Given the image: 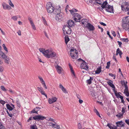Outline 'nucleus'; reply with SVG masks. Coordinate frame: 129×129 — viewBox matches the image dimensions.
<instances>
[{
	"mask_svg": "<svg viewBox=\"0 0 129 129\" xmlns=\"http://www.w3.org/2000/svg\"><path fill=\"white\" fill-rule=\"evenodd\" d=\"M108 3L107 1H105L103 2L101 7L103 9L105 8L107 12L110 13H114V10L113 7L112 6L107 4Z\"/></svg>",
	"mask_w": 129,
	"mask_h": 129,
	"instance_id": "obj_1",
	"label": "nucleus"
},
{
	"mask_svg": "<svg viewBox=\"0 0 129 129\" xmlns=\"http://www.w3.org/2000/svg\"><path fill=\"white\" fill-rule=\"evenodd\" d=\"M70 55L73 59H76L77 57V51L74 48L71 49L70 51Z\"/></svg>",
	"mask_w": 129,
	"mask_h": 129,
	"instance_id": "obj_2",
	"label": "nucleus"
},
{
	"mask_svg": "<svg viewBox=\"0 0 129 129\" xmlns=\"http://www.w3.org/2000/svg\"><path fill=\"white\" fill-rule=\"evenodd\" d=\"M46 8L48 12L49 13H51L52 12H53L54 9L52 4L50 2L48 3L47 4Z\"/></svg>",
	"mask_w": 129,
	"mask_h": 129,
	"instance_id": "obj_3",
	"label": "nucleus"
},
{
	"mask_svg": "<svg viewBox=\"0 0 129 129\" xmlns=\"http://www.w3.org/2000/svg\"><path fill=\"white\" fill-rule=\"evenodd\" d=\"M73 16V19L75 22H80V19L81 18V15L78 13L73 14L72 15Z\"/></svg>",
	"mask_w": 129,
	"mask_h": 129,
	"instance_id": "obj_4",
	"label": "nucleus"
},
{
	"mask_svg": "<svg viewBox=\"0 0 129 129\" xmlns=\"http://www.w3.org/2000/svg\"><path fill=\"white\" fill-rule=\"evenodd\" d=\"M48 53L47 54L46 56V57L48 58H49L51 57H55L56 55V54L55 53L52 52L51 50L49 49Z\"/></svg>",
	"mask_w": 129,
	"mask_h": 129,
	"instance_id": "obj_5",
	"label": "nucleus"
},
{
	"mask_svg": "<svg viewBox=\"0 0 129 129\" xmlns=\"http://www.w3.org/2000/svg\"><path fill=\"white\" fill-rule=\"evenodd\" d=\"M122 9L126 11H127V14L129 15V5H127V3H126L125 5L123 6L121 5V6Z\"/></svg>",
	"mask_w": 129,
	"mask_h": 129,
	"instance_id": "obj_6",
	"label": "nucleus"
},
{
	"mask_svg": "<svg viewBox=\"0 0 129 129\" xmlns=\"http://www.w3.org/2000/svg\"><path fill=\"white\" fill-rule=\"evenodd\" d=\"M63 16V14L62 13L56 14V20L58 21H60L62 18Z\"/></svg>",
	"mask_w": 129,
	"mask_h": 129,
	"instance_id": "obj_7",
	"label": "nucleus"
},
{
	"mask_svg": "<svg viewBox=\"0 0 129 129\" xmlns=\"http://www.w3.org/2000/svg\"><path fill=\"white\" fill-rule=\"evenodd\" d=\"M33 118L36 120H43L45 119L46 117L41 115H38L33 117Z\"/></svg>",
	"mask_w": 129,
	"mask_h": 129,
	"instance_id": "obj_8",
	"label": "nucleus"
},
{
	"mask_svg": "<svg viewBox=\"0 0 129 129\" xmlns=\"http://www.w3.org/2000/svg\"><path fill=\"white\" fill-rule=\"evenodd\" d=\"M82 69H84L87 70L88 69V67L86 64V63L84 60H83L82 63L80 66Z\"/></svg>",
	"mask_w": 129,
	"mask_h": 129,
	"instance_id": "obj_9",
	"label": "nucleus"
},
{
	"mask_svg": "<svg viewBox=\"0 0 129 129\" xmlns=\"http://www.w3.org/2000/svg\"><path fill=\"white\" fill-rule=\"evenodd\" d=\"M123 24H129V16H126L122 19Z\"/></svg>",
	"mask_w": 129,
	"mask_h": 129,
	"instance_id": "obj_10",
	"label": "nucleus"
},
{
	"mask_svg": "<svg viewBox=\"0 0 129 129\" xmlns=\"http://www.w3.org/2000/svg\"><path fill=\"white\" fill-rule=\"evenodd\" d=\"M55 67L58 73L59 74H61L62 71L63 70L62 69L61 67L58 65H55Z\"/></svg>",
	"mask_w": 129,
	"mask_h": 129,
	"instance_id": "obj_11",
	"label": "nucleus"
},
{
	"mask_svg": "<svg viewBox=\"0 0 129 129\" xmlns=\"http://www.w3.org/2000/svg\"><path fill=\"white\" fill-rule=\"evenodd\" d=\"M2 58L4 59H5V62L6 63L8 64L10 62V59L9 57L6 55H4L2 56Z\"/></svg>",
	"mask_w": 129,
	"mask_h": 129,
	"instance_id": "obj_12",
	"label": "nucleus"
},
{
	"mask_svg": "<svg viewBox=\"0 0 129 129\" xmlns=\"http://www.w3.org/2000/svg\"><path fill=\"white\" fill-rule=\"evenodd\" d=\"M2 5L3 9H4L10 10L11 9V7L5 3H3L2 4Z\"/></svg>",
	"mask_w": 129,
	"mask_h": 129,
	"instance_id": "obj_13",
	"label": "nucleus"
},
{
	"mask_svg": "<svg viewBox=\"0 0 129 129\" xmlns=\"http://www.w3.org/2000/svg\"><path fill=\"white\" fill-rule=\"evenodd\" d=\"M85 27L89 29L90 31H93L94 30V26L89 23Z\"/></svg>",
	"mask_w": 129,
	"mask_h": 129,
	"instance_id": "obj_14",
	"label": "nucleus"
},
{
	"mask_svg": "<svg viewBox=\"0 0 129 129\" xmlns=\"http://www.w3.org/2000/svg\"><path fill=\"white\" fill-rule=\"evenodd\" d=\"M61 9L60 7H59V8L57 9L56 8V9L54 10V11L53 12V13L55 14L56 15L57 14H59L60 13H62L61 12Z\"/></svg>",
	"mask_w": 129,
	"mask_h": 129,
	"instance_id": "obj_15",
	"label": "nucleus"
},
{
	"mask_svg": "<svg viewBox=\"0 0 129 129\" xmlns=\"http://www.w3.org/2000/svg\"><path fill=\"white\" fill-rule=\"evenodd\" d=\"M39 49L40 52L42 53L46 57V56L47 54V53H48V51H49V49L45 50L43 48H40Z\"/></svg>",
	"mask_w": 129,
	"mask_h": 129,
	"instance_id": "obj_16",
	"label": "nucleus"
},
{
	"mask_svg": "<svg viewBox=\"0 0 129 129\" xmlns=\"http://www.w3.org/2000/svg\"><path fill=\"white\" fill-rule=\"evenodd\" d=\"M57 99V98L55 97H53L51 99L49 98L48 102L49 104H51L56 102Z\"/></svg>",
	"mask_w": 129,
	"mask_h": 129,
	"instance_id": "obj_17",
	"label": "nucleus"
},
{
	"mask_svg": "<svg viewBox=\"0 0 129 129\" xmlns=\"http://www.w3.org/2000/svg\"><path fill=\"white\" fill-rule=\"evenodd\" d=\"M67 25L70 27H72L74 26V21L71 20H69L67 22Z\"/></svg>",
	"mask_w": 129,
	"mask_h": 129,
	"instance_id": "obj_18",
	"label": "nucleus"
},
{
	"mask_svg": "<svg viewBox=\"0 0 129 129\" xmlns=\"http://www.w3.org/2000/svg\"><path fill=\"white\" fill-rule=\"evenodd\" d=\"M81 23L82 24L84 25L83 26L85 27L89 23L88 22L87 20L86 19H83L81 20Z\"/></svg>",
	"mask_w": 129,
	"mask_h": 129,
	"instance_id": "obj_19",
	"label": "nucleus"
},
{
	"mask_svg": "<svg viewBox=\"0 0 129 129\" xmlns=\"http://www.w3.org/2000/svg\"><path fill=\"white\" fill-rule=\"evenodd\" d=\"M122 26L123 29H125L126 31H129V24H123Z\"/></svg>",
	"mask_w": 129,
	"mask_h": 129,
	"instance_id": "obj_20",
	"label": "nucleus"
},
{
	"mask_svg": "<svg viewBox=\"0 0 129 129\" xmlns=\"http://www.w3.org/2000/svg\"><path fill=\"white\" fill-rule=\"evenodd\" d=\"M117 126L119 127L124 126V124L122 121H118L116 123Z\"/></svg>",
	"mask_w": 129,
	"mask_h": 129,
	"instance_id": "obj_21",
	"label": "nucleus"
},
{
	"mask_svg": "<svg viewBox=\"0 0 129 129\" xmlns=\"http://www.w3.org/2000/svg\"><path fill=\"white\" fill-rule=\"evenodd\" d=\"M70 27L68 26V25H67V24H66L64 25L63 28V32L64 33L65 32L66 33L67 31H68V29H69Z\"/></svg>",
	"mask_w": 129,
	"mask_h": 129,
	"instance_id": "obj_22",
	"label": "nucleus"
},
{
	"mask_svg": "<svg viewBox=\"0 0 129 129\" xmlns=\"http://www.w3.org/2000/svg\"><path fill=\"white\" fill-rule=\"evenodd\" d=\"M109 81H111V82L110 81L107 82V83L113 89H115V87L114 85L112 83L113 81L111 80H109Z\"/></svg>",
	"mask_w": 129,
	"mask_h": 129,
	"instance_id": "obj_23",
	"label": "nucleus"
},
{
	"mask_svg": "<svg viewBox=\"0 0 129 129\" xmlns=\"http://www.w3.org/2000/svg\"><path fill=\"white\" fill-rule=\"evenodd\" d=\"M59 88L61 89L62 91L64 93H68L66 89L64 88V87L61 84H59Z\"/></svg>",
	"mask_w": 129,
	"mask_h": 129,
	"instance_id": "obj_24",
	"label": "nucleus"
},
{
	"mask_svg": "<svg viewBox=\"0 0 129 129\" xmlns=\"http://www.w3.org/2000/svg\"><path fill=\"white\" fill-rule=\"evenodd\" d=\"M101 67L100 66L95 71V73L96 74H99L102 71Z\"/></svg>",
	"mask_w": 129,
	"mask_h": 129,
	"instance_id": "obj_25",
	"label": "nucleus"
},
{
	"mask_svg": "<svg viewBox=\"0 0 129 129\" xmlns=\"http://www.w3.org/2000/svg\"><path fill=\"white\" fill-rule=\"evenodd\" d=\"M69 68H70V69L71 71V73H72V74H73V75L74 76V77L75 76V72L73 70V68L71 66V64L69 63Z\"/></svg>",
	"mask_w": 129,
	"mask_h": 129,
	"instance_id": "obj_26",
	"label": "nucleus"
},
{
	"mask_svg": "<svg viewBox=\"0 0 129 129\" xmlns=\"http://www.w3.org/2000/svg\"><path fill=\"white\" fill-rule=\"evenodd\" d=\"M6 107L7 109L10 111H12L13 109V108L12 107L8 104H6Z\"/></svg>",
	"mask_w": 129,
	"mask_h": 129,
	"instance_id": "obj_27",
	"label": "nucleus"
},
{
	"mask_svg": "<svg viewBox=\"0 0 129 129\" xmlns=\"http://www.w3.org/2000/svg\"><path fill=\"white\" fill-rule=\"evenodd\" d=\"M69 11L72 15H73V14H74V12H77L78 10L76 9H73L72 10H69Z\"/></svg>",
	"mask_w": 129,
	"mask_h": 129,
	"instance_id": "obj_28",
	"label": "nucleus"
},
{
	"mask_svg": "<svg viewBox=\"0 0 129 129\" xmlns=\"http://www.w3.org/2000/svg\"><path fill=\"white\" fill-rule=\"evenodd\" d=\"M65 42L66 44L70 40L69 38L67 36H66L64 38Z\"/></svg>",
	"mask_w": 129,
	"mask_h": 129,
	"instance_id": "obj_29",
	"label": "nucleus"
},
{
	"mask_svg": "<svg viewBox=\"0 0 129 129\" xmlns=\"http://www.w3.org/2000/svg\"><path fill=\"white\" fill-rule=\"evenodd\" d=\"M93 1H95L96 3L99 5H102V2L101 0H93Z\"/></svg>",
	"mask_w": 129,
	"mask_h": 129,
	"instance_id": "obj_30",
	"label": "nucleus"
},
{
	"mask_svg": "<svg viewBox=\"0 0 129 129\" xmlns=\"http://www.w3.org/2000/svg\"><path fill=\"white\" fill-rule=\"evenodd\" d=\"M113 91L114 92V93L115 96L117 98H118L119 97V92H117V91H116L115 89H113Z\"/></svg>",
	"mask_w": 129,
	"mask_h": 129,
	"instance_id": "obj_31",
	"label": "nucleus"
},
{
	"mask_svg": "<svg viewBox=\"0 0 129 129\" xmlns=\"http://www.w3.org/2000/svg\"><path fill=\"white\" fill-rule=\"evenodd\" d=\"M42 19L43 20V21L44 24L45 25H47V21L45 20V18L43 17H42Z\"/></svg>",
	"mask_w": 129,
	"mask_h": 129,
	"instance_id": "obj_32",
	"label": "nucleus"
},
{
	"mask_svg": "<svg viewBox=\"0 0 129 129\" xmlns=\"http://www.w3.org/2000/svg\"><path fill=\"white\" fill-rule=\"evenodd\" d=\"M72 32V30L70 28H69V29H68V31H67L66 33L68 34H70Z\"/></svg>",
	"mask_w": 129,
	"mask_h": 129,
	"instance_id": "obj_33",
	"label": "nucleus"
},
{
	"mask_svg": "<svg viewBox=\"0 0 129 129\" xmlns=\"http://www.w3.org/2000/svg\"><path fill=\"white\" fill-rule=\"evenodd\" d=\"M9 1V5L11 7L14 8V6L13 3L11 2V1L10 0H8Z\"/></svg>",
	"mask_w": 129,
	"mask_h": 129,
	"instance_id": "obj_34",
	"label": "nucleus"
},
{
	"mask_svg": "<svg viewBox=\"0 0 129 129\" xmlns=\"http://www.w3.org/2000/svg\"><path fill=\"white\" fill-rule=\"evenodd\" d=\"M123 114L122 113H119L118 114L116 115V116L118 117H120L121 116H123Z\"/></svg>",
	"mask_w": 129,
	"mask_h": 129,
	"instance_id": "obj_35",
	"label": "nucleus"
},
{
	"mask_svg": "<svg viewBox=\"0 0 129 129\" xmlns=\"http://www.w3.org/2000/svg\"><path fill=\"white\" fill-rule=\"evenodd\" d=\"M37 89L38 90L41 92H42L43 90V88L42 87H37Z\"/></svg>",
	"mask_w": 129,
	"mask_h": 129,
	"instance_id": "obj_36",
	"label": "nucleus"
},
{
	"mask_svg": "<svg viewBox=\"0 0 129 129\" xmlns=\"http://www.w3.org/2000/svg\"><path fill=\"white\" fill-rule=\"evenodd\" d=\"M122 41H123L124 42H127L128 41V38H122L121 39Z\"/></svg>",
	"mask_w": 129,
	"mask_h": 129,
	"instance_id": "obj_37",
	"label": "nucleus"
},
{
	"mask_svg": "<svg viewBox=\"0 0 129 129\" xmlns=\"http://www.w3.org/2000/svg\"><path fill=\"white\" fill-rule=\"evenodd\" d=\"M1 89L3 91H7V89H6L5 88L4 86L2 85L1 86Z\"/></svg>",
	"mask_w": 129,
	"mask_h": 129,
	"instance_id": "obj_38",
	"label": "nucleus"
},
{
	"mask_svg": "<svg viewBox=\"0 0 129 129\" xmlns=\"http://www.w3.org/2000/svg\"><path fill=\"white\" fill-rule=\"evenodd\" d=\"M126 107H122V108L121 112L123 114H124V113L125 112V110L126 109Z\"/></svg>",
	"mask_w": 129,
	"mask_h": 129,
	"instance_id": "obj_39",
	"label": "nucleus"
},
{
	"mask_svg": "<svg viewBox=\"0 0 129 129\" xmlns=\"http://www.w3.org/2000/svg\"><path fill=\"white\" fill-rule=\"evenodd\" d=\"M31 129H38L36 125H32L30 126Z\"/></svg>",
	"mask_w": 129,
	"mask_h": 129,
	"instance_id": "obj_40",
	"label": "nucleus"
},
{
	"mask_svg": "<svg viewBox=\"0 0 129 129\" xmlns=\"http://www.w3.org/2000/svg\"><path fill=\"white\" fill-rule=\"evenodd\" d=\"M0 129H6L5 127L1 123H0Z\"/></svg>",
	"mask_w": 129,
	"mask_h": 129,
	"instance_id": "obj_41",
	"label": "nucleus"
},
{
	"mask_svg": "<svg viewBox=\"0 0 129 129\" xmlns=\"http://www.w3.org/2000/svg\"><path fill=\"white\" fill-rule=\"evenodd\" d=\"M3 46L4 48V49L7 52H8V51L7 48L6 47L5 45L4 44L3 45Z\"/></svg>",
	"mask_w": 129,
	"mask_h": 129,
	"instance_id": "obj_42",
	"label": "nucleus"
},
{
	"mask_svg": "<svg viewBox=\"0 0 129 129\" xmlns=\"http://www.w3.org/2000/svg\"><path fill=\"white\" fill-rule=\"evenodd\" d=\"M16 103L17 106L19 107H21V105L20 104V102L19 100H17L16 101Z\"/></svg>",
	"mask_w": 129,
	"mask_h": 129,
	"instance_id": "obj_43",
	"label": "nucleus"
},
{
	"mask_svg": "<svg viewBox=\"0 0 129 129\" xmlns=\"http://www.w3.org/2000/svg\"><path fill=\"white\" fill-rule=\"evenodd\" d=\"M31 24V26L32 27L33 29L34 30H36V27L34 23H32V24Z\"/></svg>",
	"mask_w": 129,
	"mask_h": 129,
	"instance_id": "obj_44",
	"label": "nucleus"
},
{
	"mask_svg": "<svg viewBox=\"0 0 129 129\" xmlns=\"http://www.w3.org/2000/svg\"><path fill=\"white\" fill-rule=\"evenodd\" d=\"M107 126H108L110 129H113V126H112L111 125L110 123H108L107 125Z\"/></svg>",
	"mask_w": 129,
	"mask_h": 129,
	"instance_id": "obj_45",
	"label": "nucleus"
},
{
	"mask_svg": "<svg viewBox=\"0 0 129 129\" xmlns=\"http://www.w3.org/2000/svg\"><path fill=\"white\" fill-rule=\"evenodd\" d=\"M31 112L34 113H36L38 114V112L35 109V108L31 111Z\"/></svg>",
	"mask_w": 129,
	"mask_h": 129,
	"instance_id": "obj_46",
	"label": "nucleus"
},
{
	"mask_svg": "<svg viewBox=\"0 0 129 129\" xmlns=\"http://www.w3.org/2000/svg\"><path fill=\"white\" fill-rule=\"evenodd\" d=\"M42 94L43 95L45 96L47 98V97L46 94L44 92L43 90L42 92H41Z\"/></svg>",
	"mask_w": 129,
	"mask_h": 129,
	"instance_id": "obj_47",
	"label": "nucleus"
},
{
	"mask_svg": "<svg viewBox=\"0 0 129 129\" xmlns=\"http://www.w3.org/2000/svg\"><path fill=\"white\" fill-rule=\"evenodd\" d=\"M107 34L108 35L109 37L111 38V39H113V37H112L110 35V33L109 32V31H107Z\"/></svg>",
	"mask_w": 129,
	"mask_h": 129,
	"instance_id": "obj_48",
	"label": "nucleus"
},
{
	"mask_svg": "<svg viewBox=\"0 0 129 129\" xmlns=\"http://www.w3.org/2000/svg\"><path fill=\"white\" fill-rule=\"evenodd\" d=\"M28 19L30 21V24H32V23H33V20L30 17H28Z\"/></svg>",
	"mask_w": 129,
	"mask_h": 129,
	"instance_id": "obj_49",
	"label": "nucleus"
},
{
	"mask_svg": "<svg viewBox=\"0 0 129 129\" xmlns=\"http://www.w3.org/2000/svg\"><path fill=\"white\" fill-rule=\"evenodd\" d=\"M87 83L89 84H90L91 83V80L90 79H88L87 80Z\"/></svg>",
	"mask_w": 129,
	"mask_h": 129,
	"instance_id": "obj_50",
	"label": "nucleus"
},
{
	"mask_svg": "<svg viewBox=\"0 0 129 129\" xmlns=\"http://www.w3.org/2000/svg\"><path fill=\"white\" fill-rule=\"evenodd\" d=\"M0 103L4 105L5 104V102L2 100H0Z\"/></svg>",
	"mask_w": 129,
	"mask_h": 129,
	"instance_id": "obj_51",
	"label": "nucleus"
},
{
	"mask_svg": "<svg viewBox=\"0 0 129 129\" xmlns=\"http://www.w3.org/2000/svg\"><path fill=\"white\" fill-rule=\"evenodd\" d=\"M78 125L79 129H81V125L80 123H78Z\"/></svg>",
	"mask_w": 129,
	"mask_h": 129,
	"instance_id": "obj_52",
	"label": "nucleus"
},
{
	"mask_svg": "<svg viewBox=\"0 0 129 129\" xmlns=\"http://www.w3.org/2000/svg\"><path fill=\"white\" fill-rule=\"evenodd\" d=\"M91 95L92 96L94 97L95 96V93L93 91H91Z\"/></svg>",
	"mask_w": 129,
	"mask_h": 129,
	"instance_id": "obj_53",
	"label": "nucleus"
},
{
	"mask_svg": "<svg viewBox=\"0 0 129 129\" xmlns=\"http://www.w3.org/2000/svg\"><path fill=\"white\" fill-rule=\"evenodd\" d=\"M117 42L118 43V45L119 46V47H121V45L122 44V43H121V42H120L119 41H117Z\"/></svg>",
	"mask_w": 129,
	"mask_h": 129,
	"instance_id": "obj_54",
	"label": "nucleus"
},
{
	"mask_svg": "<svg viewBox=\"0 0 129 129\" xmlns=\"http://www.w3.org/2000/svg\"><path fill=\"white\" fill-rule=\"evenodd\" d=\"M12 18L15 20H17V18L16 16H13L12 17Z\"/></svg>",
	"mask_w": 129,
	"mask_h": 129,
	"instance_id": "obj_55",
	"label": "nucleus"
},
{
	"mask_svg": "<svg viewBox=\"0 0 129 129\" xmlns=\"http://www.w3.org/2000/svg\"><path fill=\"white\" fill-rule=\"evenodd\" d=\"M48 121H52L53 122H54V123H55V124H56V123L55 121H54V120L52 118H50L49 119V120H48Z\"/></svg>",
	"mask_w": 129,
	"mask_h": 129,
	"instance_id": "obj_56",
	"label": "nucleus"
},
{
	"mask_svg": "<svg viewBox=\"0 0 129 129\" xmlns=\"http://www.w3.org/2000/svg\"><path fill=\"white\" fill-rule=\"evenodd\" d=\"M121 83L122 84V85H124L126 84V82L125 83L124 81V80L121 81Z\"/></svg>",
	"mask_w": 129,
	"mask_h": 129,
	"instance_id": "obj_57",
	"label": "nucleus"
},
{
	"mask_svg": "<svg viewBox=\"0 0 129 129\" xmlns=\"http://www.w3.org/2000/svg\"><path fill=\"white\" fill-rule=\"evenodd\" d=\"M125 122L128 125H129V120L126 119L125 120Z\"/></svg>",
	"mask_w": 129,
	"mask_h": 129,
	"instance_id": "obj_58",
	"label": "nucleus"
},
{
	"mask_svg": "<svg viewBox=\"0 0 129 129\" xmlns=\"http://www.w3.org/2000/svg\"><path fill=\"white\" fill-rule=\"evenodd\" d=\"M56 126L54 127V128H56L57 129H59L60 128V126L59 125H56Z\"/></svg>",
	"mask_w": 129,
	"mask_h": 129,
	"instance_id": "obj_59",
	"label": "nucleus"
},
{
	"mask_svg": "<svg viewBox=\"0 0 129 129\" xmlns=\"http://www.w3.org/2000/svg\"><path fill=\"white\" fill-rule=\"evenodd\" d=\"M112 34L114 37H115L116 36V34L115 32L114 31H112Z\"/></svg>",
	"mask_w": 129,
	"mask_h": 129,
	"instance_id": "obj_60",
	"label": "nucleus"
},
{
	"mask_svg": "<svg viewBox=\"0 0 129 129\" xmlns=\"http://www.w3.org/2000/svg\"><path fill=\"white\" fill-rule=\"evenodd\" d=\"M98 27L100 29H101V32H102L103 31V29L99 25H98Z\"/></svg>",
	"mask_w": 129,
	"mask_h": 129,
	"instance_id": "obj_61",
	"label": "nucleus"
},
{
	"mask_svg": "<svg viewBox=\"0 0 129 129\" xmlns=\"http://www.w3.org/2000/svg\"><path fill=\"white\" fill-rule=\"evenodd\" d=\"M5 55V54L3 52H0V56H1L2 57V56L3 55Z\"/></svg>",
	"mask_w": 129,
	"mask_h": 129,
	"instance_id": "obj_62",
	"label": "nucleus"
},
{
	"mask_svg": "<svg viewBox=\"0 0 129 129\" xmlns=\"http://www.w3.org/2000/svg\"><path fill=\"white\" fill-rule=\"evenodd\" d=\"M18 34V35L19 36H21V31L20 30H19L17 32Z\"/></svg>",
	"mask_w": 129,
	"mask_h": 129,
	"instance_id": "obj_63",
	"label": "nucleus"
},
{
	"mask_svg": "<svg viewBox=\"0 0 129 129\" xmlns=\"http://www.w3.org/2000/svg\"><path fill=\"white\" fill-rule=\"evenodd\" d=\"M128 92V89H126V88L124 90V93H126L127 92Z\"/></svg>",
	"mask_w": 129,
	"mask_h": 129,
	"instance_id": "obj_64",
	"label": "nucleus"
}]
</instances>
